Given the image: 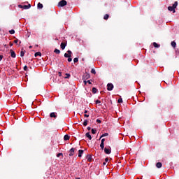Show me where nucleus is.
<instances>
[{
	"label": "nucleus",
	"mask_w": 179,
	"mask_h": 179,
	"mask_svg": "<svg viewBox=\"0 0 179 179\" xmlns=\"http://www.w3.org/2000/svg\"><path fill=\"white\" fill-rule=\"evenodd\" d=\"M10 34H15V31L13 29H11L9 31Z\"/></svg>",
	"instance_id": "nucleus-31"
},
{
	"label": "nucleus",
	"mask_w": 179,
	"mask_h": 179,
	"mask_svg": "<svg viewBox=\"0 0 179 179\" xmlns=\"http://www.w3.org/2000/svg\"><path fill=\"white\" fill-rule=\"evenodd\" d=\"M108 17H110V15L108 14H106L103 17L104 20H108Z\"/></svg>",
	"instance_id": "nucleus-21"
},
{
	"label": "nucleus",
	"mask_w": 179,
	"mask_h": 179,
	"mask_svg": "<svg viewBox=\"0 0 179 179\" xmlns=\"http://www.w3.org/2000/svg\"><path fill=\"white\" fill-rule=\"evenodd\" d=\"M30 8H31V5L28 4V5H24L22 6V9H30Z\"/></svg>",
	"instance_id": "nucleus-9"
},
{
	"label": "nucleus",
	"mask_w": 179,
	"mask_h": 179,
	"mask_svg": "<svg viewBox=\"0 0 179 179\" xmlns=\"http://www.w3.org/2000/svg\"><path fill=\"white\" fill-rule=\"evenodd\" d=\"M51 118H57V115H55V113L52 112L50 113Z\"/></svg>",
	"instance_id": "nucleus-16"
},
{
	"label": "nucleus",
	"mask_w": 179,
	"mask_h": 179,
	"mask_svg": "<svg viewBox=\"0 0 179 179\" xmlns=\"http://www.w3.org/2000/svg\"><path fill=\"white\" fill-rule=\"evenodd\" d=\"M105 141H106V138H102L101 143H104Z\"/></svg>",
	"instance_id": "nucleus-40"
},
{
	"label": "nucleus",
	"mask_w": 179,
	"mask_h": 179,
	"mask_svg": "<svg viewBox=\"0 0 179 179\" xmlns=\"http://www.w3.org/2000/svg\"><path fill=\"white\" fill-rule=\"evenodd\" d=\"M163 166V164H162V162H157V164H156V167L157 168V169H162V166Z\"/></svg>",
	"instance_id": "nucleus-11"
},
{
	"label": "nucleus",
	"mask_w": 179,
	"mask_h": 179,
	"mask_svg": "<svg viewBox=\"0 0 179 179\" xmlns=\"http://www.w3.org/2000/svg\"><path fill=\"white\" fill-rule=\"evenodd\" d=\"M68 62H72V59L71 57H68Z\"/></svg>",
	"instance_id": "nucleus-37"
},
{
	"label": "nucleus",
	"mask_w": 179,
	"mask_h": 179,
	"mask_svg": "<svg viewBox=\"0 0 179 179\" xmlns=\"http://www.w3.org/2000/svg\"><path fill=\"white\" fill-rule=\"evenodd\" d=\"M104 152L106 153V155H110V153H111V148H105Z\"/></svg>",
	"instance_id": "nucleus-6"
},
{
	"label": "nucleus",
	"mask_w": 179,
	"mask_h": 179,
	"mask_svg": "<svg viewBox=\"0 0 179 179\" xmlns=\"http://www.w3.org/2000/svg\"><path fill=\"white\" fill-rule=\"evenodd\" d=\"M65 58H71L72 57V51L68 50L67 53L64 54Z\"/></svg>",
	"instance_id": "nucleus-5"
},
{
	"label": "nucleus",
	"mask_w": 179,
	"mask_h": 179,
	"mask_svg": "<svg viewBox=\"0 0 179 179\" xmlns=\"http://www.w3.org/2000/svg\"><path fill=\"white\" fill-rule=\"evenodd\" d=\"M68 3L66 2V0H62L59 2L58 3V6H61V7H64V6H66V5Z\"/></svg>",
	"instance_id": "nucleus-3"
},
{
	"label": "nucleus",
	"mask_w": 179,
	"mask_h": 179,
	"mask_svg": "<svg viewBox=\"0 0 179 179\" xmlns=\"http://www.w3.org/2000/svg\"><path fill=\"white\" fill-rule=\"evenodd\" d=\"M85 136L90 139V141H92V136L90 135V133H86Z\"/></svg>",
	"instance_id": "nucleus-14"
},
{
	"label": "nucleus",
	"mask_w": 179,
	"mask_h": 179,
	"mask_svg": "<svg viewBox=\"0 0 179 179\" xmlns=\"http://www.w3.org/2000/svg\"><path fill=\"white\" fill-rule=\"evenodd\" d=\"M96 122H98V124H101V120H100L99 119H97Z\"/></svg>",
	"instance_id": "nucleus-38"
},
{
	"label": "nucleus",
	"mask_w": 179,
	"mask_h": 179,
	"mask_svg": "<svg viewBox=\"0 0 179 179\" xmlns=\"http://www.w3.org/2000/svg\"><path fill=\"white\" fill-rule=\"evenodd\" d=\"M92 93H93L94 94H96V93H97V88L93 87V88H92Z\"/></svg>",
	"instance_id": "nucleus-20"
},
{
	"label": "nucleus",
	"mask_w": 179,
	"mask_h": 179,
	"mask_svg": "<svg viewBox=\"0 0 179 179\" xmlns=\"http://www.w3.org/2000/svg\"><path fill=\"white\" fill-rule=\"evenodd\" d=\"M92 134H93V135H96V133L97 132V130L96 129H92Z\"/></svg>",
	"instance_id": "nucleus-23"
},
{
	"label": "nucleus",
	"mask_w": 179,
	"mask_h": 179,
	"mask_svg": "<svg viewBox=\"0 0 179 179\" xmlns=\"http://www.w3.org/2000/svg\"><path fill=\"white\" fill-rule=\"evenodd\" d=\"M92 155H87V157H86V159H87V162H92Z\"/></svg>",
	"instance_id": "nucleus-12"
},
{
	"label": "nucleus",
	"mask_w": 179,
	"mask_h": 179,
	"mask_svg": "<svg viewBox=\"0 0 179 179\" xmlns=\"http://www.w3.org/2000/svg\"><path fill=\"white\" fill-rule=\"evenodd\" d=\"M171 45H172V47H173V48H176V45H177V43H176V41H172V42L171 43Z\"/></svg>",
	"instance_id": "nucleus-17"
},
{
	"label": "nucleus",
	"mask_w": 179,
	"mask_h": 179,
	"mask_svg": "<svg viewBox=\"0 0 179 179\" xmlns=\"http://www.w3.org/2000/svg\"><path fill=\"white\" fill-rule=\"evenodd\" d=\"M84 80V85H87V81H86V80Z\"/></svg>",
	"instance_id": "nucleus-45"
},
{
	"label": "nucleus",
	"mask_w": 179,
	"mask_h": 179,
	"mask_svg": "<svg viewBox=\"0 0 179 179\" xmlns=\"http://www.w3.org/2000/svg\"><path fill=\"white\" fill-rule=\"evenodd\" d=\"M78 61H79V58H78V57H76V58L73 59V62L74 63L78 62Z\"/></svg>",
	"instance_id": "nucleus-27"
},
{
	"label": "nucleus",
	"mask_w": 179,
	"mask_h": 179,
	"mask_svg": "<svg viewBox=\"0 0 179 179\" xmlns=\"http://www.w3.org/2000/svg\"><path fill=\"white\" fill-rule=\"evenodd\" d=\"M100 148L102 149V150L104 149V143H101Z\"/></svg>",
	"instance_id": "nucleus-29"
},
{
	"label": "nucleus",
	"mask_w": 179,
	"mask_h": 179,
	"mask_svg": "<svg viewBox=\"0 0 179 179\" xmlns=\"http://www.w3.org/2000/svg\"><path fill=\"white\" fill-rule=\"evenodd\" d=\"M178 6V2L175 1L174 3L173 4V6H169L168 7V10L170 12H173V13H176V8Z\"/></svg>",
	"instance_id": "nucleus-1"
},
{
	"label": "nucleus",
	"mask_w": 179,
	"mask_h": 179,
	"mask_svg": "<svg viewBox=\"0 0 179 179\" xmlns=\"http://www.w3.org/2000/svg\"><path fill=\"white\" fill-rule=\"evenodd\" d=\"M84 117H85V118H89V115H87V114L85 113V114L84 115Z\"/></svg>",
	"instance_id": "nucleus-42"
},
{
	"label": "nucleus",
	"mask_w": 179,
	"mask_h": 179,
	"mask_svg": "<svg viewBox=\"0 0 179 179\" xmlns=\"http://www.w3.org/2000/svg\"><path fill=\"white\" fill-rule=\"evenodd\" d=\"M69 136L68 134H66L64 137V141H69Z\"/></svg>",
	"instance_id": "nucleus-19"
},
{
	"label": "nucleus",
	"mask_w": 179,
	"mask_h": 179,
	"mask_svg": "<svg viewBox=\"0 0 179 179\" xmlns=\"http://www.w3.org/2000/svg\"><path fill=\"white\" fill-rule=\"evenodd\" d=\"M20 44H22V41H19V45H20Z\"/></svg>",
	"instance_id": "nucleus-50"
},
{
	"label": "nucleus",
	"mask_w": 179,
	"mask_h": 179,
	"mask_svg": "<svg viewBox=\"0 0 179 179\" xmlns=\"http://www.w3.org/2000/svg\"><path fill=\"white\" fill-rule=\"evenodd\" d=\"M87 122H88L87 120H85V121H84V122H83L84 127H86V125H87Z\"/></svg>",
	"instance_id": "nucleus-32"
},
{
	"label": "nucleus",
	"mask_w": 179,
	"mask_h": 179,
	"mask_svg": "<svg viewBox=\"0 0 179 179\" xmlns=\"http://www.w3.org/2000/svg\"><path fill=\"white\" fill-rule=\"evenodd\" d=\"M32 47L31 46H29V48H31Z\"/></svg>",
	"instance_id": "nucleus-54"
},
{
	"label": "nucleus",
	"mask_w": 179,
	"mask_h": 179,
	"mask_svg": "<svg viewBox=\"0 0 179 179\" xmlns=\"http://www.w3.org/2000/svg\"><path fill=\"white\" fill-rule=\"evenodd\" d=\"M35 57H41V52H37L35 53Z\"/></svg>",
	"instance_id": "nucleus-22"
},
{
	"label": "nucleus",
	"mask_w": 179,
	"mask_h": 179,
	"mask_svg": "<svg viewBox=\"0 0 179 179\" xmlns=\"http://www.w3.org/2000/svg\"><path fill=\"white\" fill-rule=\"evenodd\" d=\"M105 162H106V163H107L108 162V158H106Z\"/></svg>",
	"instance_id": "nucleus-47"
},
{
	"label": "nucleus",
	"mask_w": 179,
	"mask_h": 179,
	"mask_svg": "<svg viewBox=\"0 0 179 179\" xmlns=\"http://www.w3.org/2000/svg\"><path fill=\"white\" fill-rule=\"evenodd\" d=\"M104 136H108V133H105L102 134L100 137V139H101V138H104Z\"/></svg>",
	"instance_id": "nucleus-24"
},
{
	"label": "nucleus",
	"mask_w": 179,
	"mask_h": 179,
	"mask_svg": "<svg viewBox=\"0 0 179 179\" xmlns=\"http://www.w3.org/2000/svg\"><path fill=\"white\" fill-rule=\"evenodd\" d=\"M83 150H78V157H82V155H83Z\"/></svg>",
	"instance_id": "nucleus-13"
},
{
	"label": "nucleus",
	"mask_w": 179,
	"mask_h": 179,
	"mask_svg": "<svg viewBox=\"0 0 179 179\" xmlns=\"http://www.w3.org/2000/svg\"><path fill=\"white\" fill-rule=\"evenodd\" d=\"M3 58V55H0V61H2Z\"/></svg>",
	"instance_id": "nucleus-46"
},
{
	"label": "nucleus",
	"mask_w": 179,
	"mask_h": 179,
	"mask_svg": "<svg viewBox=\"0 0 179 179\" xmlns=\"http://www.w3.org/2000/svg\"><path fill=\"white\" fill-rule=\"evenodd\" d=\"M91 73H93L94 75H96V70L94 69H92Z\"/></svg>",
	"instance_id": "nucleus-28"
},
{
	"label": "nucleus",
	"mask_w": 179,
	"mask_h": 179,
	"mask_svg": "<svg viewBox=\"0 0 179 179\" xmlns=\"http://www.w3.org/2000/svg\"><path fill=\"white\" fill-rule=\"evenodd\" d=\"M69 156H73V155H75V148H72L70 150H69Z\"/></svg>",
	"instance_id": "nucleus-7"
},
{
	"label": "nucleus",
	"mask_w": 179,
	"mask_h": 179,
	"mask_svg": "<svg viewBox=\"0 0 179 179\" xmlns=\"http://www.w3.org/2000/svg\"><path fill=\"white\" fill-rule=\"evenodd\" d=\"M87 83H89V85H92V82H91L90 80H87Z\"/></svg>",
	"instance_id": "nucleus-43"
},
{
	"label": "nucleus",
	"mask_w": 179,
	"mask_h": 179,
	"mask_svg": "<svg viewBox=\"0 0 179 179\" xmlns=\"http://www.w3.org/2000/svg\"><path fill=\"white\" fill-rule=\"evenodd\" d=\"M103 166H106V162H103Z\"/></svg>",
	"instance_id": "nucleus-52"
},
{
	"label": "nucleus",
	"mask_w": 179,
	"mask_h": 179,
	"mask_svg": "<svg viewBox=\"0 0 179 179\" xmlns=\"http://www.w3.org/2000/svg\"><path fill=\"white\" fill-rule=\"evenodd\" d=\"M87 79H90V74L86 72L83 75V80H87Z\"/></svg>",
	"instance_id": "nucleus-2"
},
{
	"label": "nucleus",
	"mask_w": 179,
	"mask_h": 179,
	"mask_svg": "<svg viewBox=\"0 0 179 179\" xmlns=\"http://www.w3.org/2000/svg\"><path fill=\"white\" fill-rule=\"evenodd\" d=\"M113 89H114V85H113V83H108L107 90H108V92H111V90H113Z\"/></svg>",
	"instance_id": "nucleus-4"
},
{
	"label": "nucleus",
	"mask_w": 179,
	"mask_h": 179,
	"mask_svg": "<svg viewBox=\"0 0 179 179\" xmlns=\"http://www.w3.org/2000/svg\"><path fill=\"white\" fill-rule=\"evenodd\" d=\"M70 78H71V74H69V73H66L65 79H69Z\"/></svg>",
	"instance_id": "nucleus-26"
},
{
	"label": "nucleus",
	"mask_w": 179,
	"mask_h": 179,
	"mask_svg": "<svg viewBox=\"0 0 179 179\" xmlns=\"http://www.w3.org/2000/svg\"><path fill=\"white\" fill-rule=\"evenodd\" d=\"M15 44H17V43H19V39L18 38H15V40L14 41Z\"/></svg>",
	"instance_id": "nucleus-34"
},
{
	"label": "nucleus",
	"mask_w": 179,
	"mask_h": 179,
	"mask_svg": "<svg viewBox=\"0 0 179 179\" xmlns=\"http://www.w3.org/2000/svg\"><path fill=\"white\" fill-rule=\"evenodd\" d=\"M12 45H13V43H10V47H12Z\"/></svg>",
	"instance_id": "nucleus-49"
},
{
	"label": "nucleus",
	"mask_w": 179,
	"mask_h": 179,
	"mask_svg": "<svg viewBox=\"0 0 179 179\" xmlns=\"http://www.w3.org/2000/svg\"><path fill=\"white\" fill-rule=\"evenodd\" d=\"M54 52H55V54H61V51L59 50H58V49H55L54 50Z\"/></svg>",
	"instance_id": "nucleus-25"
},
{
	"label": "nucleus",
	"mask_w": 179,
	"mask_h": 179,
	"mask_svg": "<svg viewBox=\"0 0 179 179\" xmlns=\"http://www.w3.org/2000/svg\"><path fill=\"white\" fill-rule=\"evenodd\" d=\"M117 103H122V98L119 99L117 100Z\"/></svg>",
	"instance_id": "nucleus-35"
},
{
	"label": "nucleus",
	"mask_w": 179,
	"mask_h": 179,
	"mask_svg": "<svg viewBox=\"0 0 179 179\" xmlns=\"http://www.w3.org/2000/svg\"><path fill=\"white\" fill-rule=\"evenodd\" d=\"M18 8H20L21 9H23V6H22V5H18Z\"/></svg>",
	"instance_id": "nucleus-44"
},
{
	"label": "nucleus",
	"mask_w": 179,
	"mask_h": 179,
	"mask_svg": "<svg viewBox=\"0 0 179 179\" xmlns=\"http://www.w3.org/2000/svg\"><path fill=\"white\" fill-rule=\"evenodd\" d=\"M24 71H28L27 66H24Z\"/></svg>",
	"instance_id": "nucleus-41"
},
{
	"label": "nucleus",
	"mask_w": 179,
	"mask_h": 179,
	"mask_svg": "<svg viewBox=\"0 0 179 179\" xmlns=\"http://www.w3.org/2000/svg\"><path fill=\"white\" fill-rule=\"evenodd\" d=\"M60 47H61L62 50H65V47H66V43L62 42L60 45Z\"/></svg>",
	"instance_id": "nucleus-10"
},
{
	"label": "nucleus",
	"mask_w": 179,
	"mask_h": 179,
	"mask_svg": "<svg viewBox=\"0 0 179 179\" xmlns=\"http://www.w3.org/2000/svg\"><path fill=\"white\" fill-rule=\"evenodd\" d=\"M96 104H100V103H101V101L100 100H96L95 101Z\"/></svg>",
	"instance_id": "nucleus-36"
},
{
	"label": "nucleus",
	"mask_w": 179,
	"mask_h": 179,
	"mask_svg": "<svg viewBox=\"0 0 179 179\" xmlns=\"http://www.w3.org/2000/svg\"><path fill=\"white\" fill-rule=\"evenodd\" d=\"M60 156H64V154H62V152H60V153H58V154L57 155V157H59Z\"/></svg>",
	"instance_id": "nucleus-33"
},
{
	"label": "nucleus",
	"mask_w": 179,
	"mask_h": 179,
	"mask_svg": "<svg viewBox=\"0 0 179 179\" xmlns=\"http://www.w3.org/2000/svg\"><path fill=\"white\" fill-rule=\"evenodd\" d=\"M10 52L11 54L10 55L12 58H16V53H15V51H13V50H10Z\"/></svg>",
	"instance_id": "nucleus-8"
},
{
	"label": "nucleus",
	"mask_w": 179,
	"mask_h": 179,
	"mask_svg": "<svg viewBox=\"0 0 179 179\" xmlns=\"http://www.w3.org/2000/svg\"><path fill=\"white\" fill-rule=\"evenodd\" d=\"M20 57H24V51L22 50V51L20 52Z\"/></svg>",
	"instance_id": "nucleus-30"
},
{
	"label": "nucleus",
	"mask_w": 179,
	"mask_h": 179,
	"mask_svg": "<svg viewBox=\"0 0 179 179\" xmlns=\"http://www.w3.org/2000/svg\"><path fill=\"white\" fill-rule=\"evenodd\" d=\"M153 46L155 48H159L160 47V45L157 44V43L156 42H154L153 43Z\"/></svg>",
	"instance_id": "nucleus-18"
},
{
	"label": "nucleus",
	"mask_w": 179,
	"mask_h": 179,
	"mask_svg": "<svg viewBox=\"0 0 179 179\" xmlns=\"http://www.w3.org/2000/svg\"><path fill=\"white\" fill-rule=\"evenodd\" d=\"M90 129H92V128H91L90 127H87V130H88V131H90Z\"/></svg>",
	"instance_id": "nucleus-48"
},
{
	"label": "nucleus",
	"mask_w": 179,
	"mask_h": 179,
	"mask_svg": "<svg viewBox=\"0 0 179 179\" xmlns=\"http://www.w3.org/2000/svg\"><path fill=\"white\" fill-rule=\"evenodd\" d=\"M85 114H87V110H85Z\"/></svg>",
	"instance_id": "nucleus-51"
},
{
	"label": "nucleus",
	"mask_w": 179,
	"mask_h": 179,
	"mask_svg": "<svg viewBox=\"0 0 179 179\" xmlns=\"http://www.w3.org/2000/svg\"><path fill=\"white\" fill-rule=\"evenodd\" d=\"M38 9H43V6L41 3H38L37 6Z\"/></svg>",
	"instance_id": "nucleus-15"
},
{
	"label": "nucleus",
	"mask_w": 179,
	"mask_h": 179,
	"mask_svg": "<svg viewBox=\"0 0 179 179\" xmlns=\"http://www.w3.org/2000/svg\"><path fill=\"white\" fill-rule=\"evenodd\" d=\"M36 47H38V45H36Z\"/></svg>",
	"instance_id": "nucleus-53"
},
{
	"label": "nucleus",
	"mask_w": 179,
	"mask_h": 179,
	"mask_svg": "<svg viewBox=\"0 0 179 179\" xmlns=\"http://www.w3.org/2000/svg\"><path fill=\"white\" fill-rule=\"evenodd\" d=\"M58 76H59V77L62 76V73L61 71H59Z\"/></svg>",
	"instance_id": "nucleus-39"
}]
</instances>
